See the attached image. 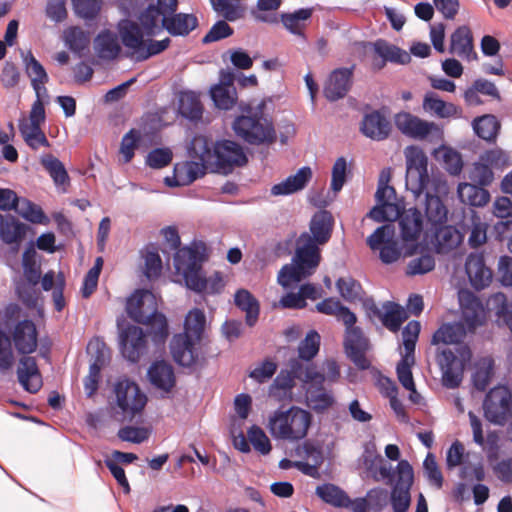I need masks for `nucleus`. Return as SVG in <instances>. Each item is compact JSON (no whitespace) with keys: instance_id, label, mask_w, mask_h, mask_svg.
<instances>
[{"instance_id":"393cba45","label":"nucleus","mask_w":512,"mask_h":512,"mask_svg":"<svg viewBox=\"0 0 512 512\" xmlns=\"http://www.w3.org/2000/svg\"><path fill=\"white\" fill-rule=\"evenodd\" d=\"M174 267L177 273L183 276L185 284H187L189 277L193 278L202 270L198 252L190 247L176 249Z\"/></svg>"},{"instance_id":"0e129e2a","label":"nucleus","mask_w":512,"mask_h":512,"mask_svg":"<svg viewBox=\"0 0 512 512\" xmlns=\"http://www.w3.org/2000/svg\"><path fill=\"white\" fill-rule=\"evenodd\" d=\"M437 240L442 249H451L458 245L459 236L456 230L444 224L443 226L428 229Z\"/></svg>"},{"instance_id":"ea45409f","label":"nucleus","mask_w":512,"mask_h":512,"mask_svg":"<svg viewBox=\"0 0 512 512\" xmlns=\"http://www.w3.org/2000/svg\"><path fill=\"white\" fill-rule=\"evenodd\" d=\"M316 309L320 313L335 316L343 324H355L357 321L356 315L334 298H327L319 302L316 305Z\"/></svg>"},{"instance_id":"09e8293b","label":"nucleus","mask_w":512,"mask_h":512,"mask_svg":"<svg viewBox=\"0 0 512 512\" xmlns=\"http://www.w3.org/2000/svg\"><path fill=\"white\" fill-rule=\"evenodd\" d=\"M41 164L57 187L65 186L69 183L68 173L58 158L52 154H44L41 156Z\"/></svg>"},{"instance_id":"3c124183","label":"nucleus","mask_w":512,"mask_h":512,"mask_svg":"<svg viewBox=\"0 0 512 512\" xmlns=\"http://www.w3.org/2000/svg\"><path fill=\"white\" fill-rule=\"evenodd\" d=\"M494 361L490 357L481 358L475 365L472 376L474 387L479 391H485L493 375Z\"/></svg>"},{"instance_id":"412c9836","label":"nucleus","mask_w":512,"mask_h":512,"mask_svg":"<svg viewBox=\"0 0 512 512\" xmlns=\"http://www.w3.org/2000/svg\"><path fill=\"white\" fill-rule=\"evenodd\" d=\"M209 165L195 159L177 163L174 166V181L171 182L170 178L167 177L166 183L169 186H181L188 185L203 177L206 174V170Z\"/></svg>"},{"instance_id":"0eeeda50","label":"nucleus","mask_w":512,"mask_h":512,"mask_svg":"<svg viewBox=\"0 0 512 512\" xmlns=\"http://www.w3.org/2000/svg\"><path fill=\"white\" fill-rule=\"evenodd\" d=\"M395 125L402 134L415 140L439 143L443 139V131L436 123L423 120L409 112L396 114Z\"/></svg>"},{"instance_id":"c9c22d12","label":"nucleus","mask_w":512,"mask_h":512,"mask_svg":"<svg viewBox=\"0 0 512 512\" xmlns=\"http://www.w3.org/2000/svg\"><path fill=\"white\" fill-rule=\"evenodd\" d=\"M476 183H460L457 188V194L460 201L474 207H482L490 200L487 190Z\"/></svg>"},{"instance_id":"13d9d810","label":"nucleus","mask_w":512,"mask_h":512,"mask_svg":"<svg viewBox=\"0 0 512 512\" xmlns=\"http://www.w3.org/2000/svg\"><path fill=\"white\" fill-rule=\"evenodd\" d=\"M336 287L342 298L348 302L360 301L364 294L361 284L350 276L339 278Z\"/></svg>"},{"instance_id":"bb28decb","label":"nucleus","mask_w":512,"mask_h":512,"mask_svg":"<svg viewBox=\"0 0 512 512\" xmlns=\"http://www.w3.org/2000/svg\"><path fill=\"white\" fill-rule=\"evenodd\" d=\"M17 376L19 383L26 391L36 393L40 390L42 380L34 357L24 356L20 359Z\"/></svg>"},{"instance_id":"69168bd1","label":"nucleus","mask_w":512,"mask_h":512,"mask_svg":"<svg viewBox=\"0 0 512 512\" xmlns=\"http://www.w3.org/2000/svg\"><path fill=\"white\" fill-rule=\"evenodd\" d=\"M213 9L227 21H236L243 16L242 8L231 0H210Z\"/></svg>"},{"instance_id":"f3484780","label":"nucleus","mask_w":512,"mask_h":512,"mask_svg":"<svg viewBox=\"0 0 512 512\" xmlns=\"http://www.w3.org/2000/svg\"><path fill=\"white\" fill-rule=\"evenodd\" d=\"M353 67L333 70L324 86V96L329 101H337L346 96L352 85Z\"/></svg>"},{"instance_id":"423d86ee","label":"nucleus","mask_w":512,"mask_h":512,"mask_svg":"<svg viewBox=\"0 0 512 512\" xmlns=\"http://www.w3.org/2000/svg\"><path fill=\"white\" fill-rule=\"evenodd\" d=\"M456 352L443 349L438 356V364L442 372V384L448 389L457 388L462 382L465 365L471 359V351L467 345H460Z\"/></svg>"},{"instance_id":"79ce46f5","label":"nucleus","mask_w":512,"mask_h":512,"mask_svg":"<svg viewBox=\"0 0 512 512\" xmlns=\"http://www.w3.org/2000/svg\"><path fill=\"white\" fill-rule=\"evenodd\" d=\"M423 109L439 118H449L458 114V108L440 99L434 92H427L423 100Z\"/></svg>"},{"instance_id":"cd10ccee","label":"nucleus","mask_w":512,"mask_h":512,"mask_svg":"<svg viewBox=\"0 0 512 512\" xmlns=\"http://www.w3.org/2000/svg\"><path fill=\"white\" fill-rule=\"evenodd\" d=\"M12 337L15 348L20 354L33 353L37 348V331L30 320L19 322L14 328Z\"/></svg>"},{"instance_id":"4be33fe9","label":"nucleus","mask_w":512,"mask_h":512,"mask_svg":"<svg viewBox=\"0 0 512 512\" xmlns=\"http://www.w3.org/2000/svg\"><path fill=\"white\" fill-rule=\"evenodd\" d=\"M360 131L367 138L382 141L388 138L391 132L390 121L379 111H372L364 115Z\"/></svg>"},{"instance_id":"e433bc0d","label":"nucleus","mask_w":512,"mask_h":512,"mask_svg":"<svg viewBox=\"0 0 512 512\" xmlns=\"http://www.w3.org/2000/svg\"><path fill=\"white\" fill-rule=\"evenodd\" d=\"M178 111L181 116L197 123L202 119L203 106L199 96L192 91L181 92L179 95Z\"/></svg>"},{"instance_id":"7ed1b4c3","label":"nucleus","mask_w":512,"mask_h":512,"mask_svg":"<svg viewBox=\"0 0 512 512\" xmlns=\"http://www.w3.org/2000/svg\"><path fill=\"white\" fill-rule=\"evenodd\" d=\"M156 296L149 290H137L126 303V312L135 322L149 327L156 345L163 344L168 337V323L164 314L157 311Z\"/></svg>"},{"instance_id":"f257e3e1","label":"nucleus","mask_w":512,"mask_h":512,"mask_svg":"<svg viewBox=\"0 0 512 512\" xmlns=\"http://www.w3.org/2000/svg\"><path fill=\"white\" fill-rule=\"evenodd\" d=\"M406 188L418 199L425 194L424 211L427 230L446 224L448 209L442 198L449 193L447 181L441 177L428 176V158L418 147L409 146L405 149Z\"/></svg>"},{"instance_id":"2eb2a0df","label":"nucleus","mask_w":512,"mask_h":512,"mask_svg":"<svg viewBox=\"0 0 512 512\" xmlns=\"http://www.w3.org/2000/svg\"><path fill=\"white\" fill-rule=\"evenodd\" d=\"M122 355L131 362H137L146 352L147 341L142 328L129 325L119 336Z\"/></svg>"},{"instance_id":"f704fd0d","label":"nucleus","mask_w":512,"mask_h":512,"mask_svg":"<svg viewBox=\"0 0 512 512\" xmlns=\"http://www.w3.org/2000/svg\"><path fill=\"white\" fill-rule=\"evenodd\" d=\"M289 367L292 368L294 376L306 385V393L310 389H324L323 384L326 381V377L324 374L319 373L315 367L308 366L303 369L302 364L297 359L291 360Z\"/></svg>"},{"instance_id":"b1692460","label":"nucleus","mask_w":512,"mask_h":512,"mask_svg":"<svg viewBox=\"0 0 512 512\" xmlns=\"http://www.w3.org/2000/svg\"><path fill=\"white\" fill-rule=\"evenodd\" d=\"M312 179V170L304 166L297 170L293 175L288 176L283 181L274 184L271 189L273 196H288L303 190Z\"/></svg>"},{"instance_id":"de8ad7c7","label":"nucleus","mask_w":512,"mask_h":512,"mask_svg":"<svg viewBox=\"0 0 512 512\" xmlns=\"http://www.w3.org/2000/svg\"><path fill=\"white\" fill-rule=\"evenodd\" d=\"M26 234V226L14 217L2 219L0 222V237L6 244L19 243Z\"/></svg>"},{"instance_id":"864d4df0","label":"nucleus","mask_w":512,"mask_h":512,"mask_svg":"<svg viewBox=\"0 0 512 512\" xmlns=\"http://www.w3.org/2000/svg\"><path fill=\"white\" fill-rule=\"evenodd\" d=\"M211 97L219 109L229 110L237 101L236 88L234 85H216L211 89Z\"/></svg>"},{"instance_id":"603ef678","label":"nucleus","mask_w":512,"mask_h":512,"mask_svg":"<svg viewBox=\"0 0 512 512\" xmlns=\"http://www.w3.org/2000/svg\"><path fill=\"white\" fill-rule=\"evenodd\" d=\"M383 325L392 332H397L403 322L407 319L406 311L398 304L387 302L383 306Z\"/></svg>"},{"instance_id":"37998d69","label":"nucleus","mask_w":512,"mask_h":512,"mask_svg":"<svg viewBox=\"0 0 512 512\" xmlns=\"http://www.w3.org/2000/svg\"><path fill=\"white\" fill-rule=\"evenodd\" d=\"M364 465L375 481L392 483L394 476L397 477V469L394 471L392 465L386 463L381 456L365 457Z\"/></svg>"},{"instance_id":"052dcab7","label":"nucleus","mask_w":512,"mask_h":512,"mask_svg":"<svg viewBox=\"0 0 512 512\" xmlns=\"http://www.w3.org/2000/svg\"><path fill=\"white\" fill-rule=\"evenodd\" d=\"M414 364L413 355H403L400 362L397 364L396 372L401 385L408 391L416 394L415 383L411 371V366Z\"/></svg>"},{"instance_id":"4c0bfd02","label":"nucleus","mask_w":512,"mask_h":512,"mask_svg":"<svg viewBox=\"0 0 512 512\" xmlns=\"http://www.w3.org/2000/svg\"><path fill=\"white\" fill-rule=\"evenodd\" d=\"M467 334L462 322L445 323L433 335V344H460Z\"/></svg>"},{"instance_id":"6e6552de","label":"nucleus","mask_w":512,"mask_h":512,"mask_svg":"<svg viewBox=\"0 0 512 512\" xmlns=\"http://www.w3.org/2000/svg\"><path fill=\"white\" fill-rule=\"evenodd\" d=\"M413 468L407 460L397 464V479L389 493V501L393 512H408L411 505V487L413 484Z\"/></svg>"},{"instance_id":"7c9ffc66","label":"nucleus","mask_w":512,"mask_h":512,"mask_svg":"<svg viewBox=\"0 0 512 512\" xmlns=\"http://www.w3.org/2000/svg\"><path fill=\"white\" fill-rule=\"evenodd\" d=\"M399 227L404 241H415L424 226L422 216L416 208H409L403 213L399 212Z\"/></svg>"},{"instance_id":"ddd939ff","label":"nucleus","mask_w":512,"mask_h":512,"mask_svg":"<svg viewBox=\"0 0 512 512\" xmlns=\"http://www.w3.org/2000/svg\"><path fill=\"white\" fill-rule=\"evenodd\" d=\"M375 198L377 205L369 212V217L376 222L394 221L399 216L394 187L378 186Z\"/></svg>"},{"instance_id":"72a5a7b5","label":"nucleus","mask_w":512,"mask_h":512,"mask_svg":"<svg viewBox=\"0 0 512 512\" xmlns=\"http://www.w3.org/2000/svg\"><path fill=\"white\" fill-rule=\"evenodd\" d=\"M148 377L155 387L166 392L170 391L175 384L173 368L164 361L153 363L148 370Z\"/></svg>"},{"instance_id":"6ab92c4d","label":"nucleus","mask_w":512,"mask_h":512,"mask_svg":"<svg viewBox=\"0 0 512 512\" xmlns=\"http://www.w3.org/2000/svg\"><path fill=\"white\" fill-rule=\"evenodd\" d=\"M118 33L122 44L136 60L147 37L144 29L137 22L124 19L118 23Z\"/></svg>"},{"instance_id":"a211bd4d","label":"nucleus","mask_w":512,"mask_h":512,"mask_svg":"<svg viewBox=\"0 0 512 512\" xmlns=\"http://www.w3.org/2000/svg\"><path fill=\"white\" fill-rule=\"evenodd\" d=\"M459 304L462 311V318L473 331L481 325L485 319V312L481 301L470 291L461 290L458 294Z\"/></svg>"},{"instance_id":"c85d7f7f","label":"nucleus","mask_w":512,"mask_h":512,"mask_svg":"<svg viewBox=\"0 0 512 512\" xmlns=\"http://www.w3.org/2000/svg\"><path fill=\"white\" fill-rule=\"evenodd\" d=\"M162 21L164 30L172 36H187L198 25L196 16L187 13L167 14Z\"/></svg>"},{"instance_id":"20e7f679","label":"nucleus","mask_w":512,"mask_h":512,"mask_svg":"<svg viewBox=\"0 0 512 512\" xmlns=\"http://www.w3.org/2000/svg\"><path fill=\"white\" fill-rule=\"evenodd\" d=\"M264 104L248 107L244 114L235 118L232 128L243 141L252 145L272 143L276 132L271 119L263 113Z\"/></svg>"},{"instance_id":"c756f323","label":"nucleus","mask_w":512,"mask_h":512,"mask_svg":"<svg viewBox=\"0 0 512 512\" xmlns=\"http://www.w3.org/2000/svg\"><path fill=\"white\" fill-rule=\"evenodd\" d=\"M313 11V8H300L293 12L282 13L281 22L287 31L306 41L305 29L307 22L312 17Z\"/></svg>"},{"instance_id":"a18cd8bd","label":"nucleus","mask_w":512,"mask_h":512,"mask_svg":"<svg viewBox=\"0 0 512 512\" xmlns=\"http://www.w3.org/2000/svg\"><path fill=\"white\" fill-rule=\"evenodd\" d=\"M46 120L45 110L39 106L31 108L29 117H21L18 121V127L23 139L35 134L42 130L41 124Z\"/></svg>"},{"instance_id":"58836bf2","label":"nucleus","mask_w":512,"mask_h":512,"mask_svg":"<svg viewBox=\"0 0 512 512\" xmlns=\"http://www.w3.org/2000/svg\"><path fill=\"white\" fill-rule=\"evenodd\" d=\"M186 286L198 293L217 294L220 293L224 287L223 279L219 273L206 278L202 275V270L199 271L193 278H188Z\"/></svg>"},{"instance_id":"4468645a","label":"nucleus","mask_w":512,"mask_h":512,"mask_svg":"<svg viewBox=\"0 0 512 512\" xmlns=\"http://www.w3.org/2000/svg\"><path fill=\"white\" fill-rule=\"evenodd\" d=\"M214 153V166L225 172L235 166H243L247 163V156L242 147L231 140L215 142Z\"/></svg>"},{"instance_id":"c03bdc74","label":"nucleus","mask_w":512,"mask_h":512,"mask_svg":"<svg viewBox=\"0 0 512 512\" xmlns=\"http://www.w3.org/2000/svg\"><path fill=\"white\" fill-rule=\"evenodd\" d=\"M235 304L246 313V323L254 326L259 316V303L247 290L240 289L235 294Z\"/></svg>"},{"instance_id":"5fc2aeb1","label":"nucleus","mask_w":512,"mask_h":512,"mask_svg":"<svg viewBox=\"0 0 512 512\" xmlns=\"http://www.w3.org/2000/svg\"><path fill=\"white\" fill-rule=\"evenodd\" d=\"M63 39L65 45L75 53L85 50L90 43L89 35L78 26L65 29Z\"/></svg>"},{"instance_id":"8fccbe9b","label":"nucleus","mask_w":512,"mask_h":512,"mask_svg":"<svg viewBox=\"0 0 512 512\" xmlns=\"http://www.w3.org/2000/svg\"><path fill=\"white\" fill-rule=\"evenodd\" d=\"M316 494L324 502L334 506L344 508L348 505L347 493L333 484H323L316 488Z\"/></svg>"},{"instance_id":"338daca9","label":"nucleus","mask_w":512,"mask_h":512,"mask_svg":"<svg viewBox=\"0 0 512 512\" xmlns=\"http://www.w3.org/2000/svg\"><path fill=\"white\" fill-rule=\"evenodd\" d=\"M306 396L313 410L317 412H322L334 404L332 393L325 389H310Z\"/></svg>"},{"instance_id":"aec40b11","label":"nucleus","mask_w":512,"mask_h":512,"mask_svg":"<svg viewBox=\"0 0 512 512\" xmlns=\"http://www.w3.org/2000/svg\"><path fill=\"white\" fill-rule=\"evenodd\" d=\"M168 7L163 5L149 4L138 16L139 25L144 29L147 37L159 35L164 30L162 18L167 14H173Z\"/></svg>"},{"instance_id":"9b49d317","label":"nucleus","mask_w":512,"mask_h":512,"mask_svg":"<svg viewBox=\"0 0 512 512\" xmlns=\"http://www.w3.org/2000/svg\"><path fill=\"white\" fill-rule=\"evenodd\" d=\"M367 243L372 250H379V257L385 264L396 262L401 255L392 225L378 227L367 238Z\"/></svg>"},{"instance_id":"49530a36","label":"nucleus","mask_w":512,"mask_h":512,"mask_svg":"<svg viewBox=\"0 0 512 512\" xmlns=\"http://www.w3.org/2000/svg\"><path fill=\"white\" fill-rule=\"evenodd\" d=\"M14 210L25 220L33 224H48L49 218L42 208L27 198H19Z\"/></svg>"},{"instance_id":"1a4fd4ad","label":"nucleus","mask_w":512,"mask_h":512,"mask_svg":"<svg viewBox=\"0 0 512 512\" xmlns=\"http://www.w3.org/2000/svg\"><path fill=\"white\" fill-rule=\"evenodd\" d=\"M116 403L121 410L124 419L132 420L144 409L147 397L142 393L138 385L128 379L119 380L114 389Z\"/></svg>"},{"instance_id":"bf43d9fd","label":"nucleus","mask_w":512,"mask_h":512,"mask_svg":"<svg viewBox=\"0 0 512 512\" xmlns=\"http://www.w3.org/2000/svg\"><path fill=\"white\" fill-rule=\"evenodd\" d=\"M206 323V317L202 310H191L185 319L184 334L191 336L194 339L201 340Z\"/></svg>"},{"instance_id":"a19ab883","label":"nucleus","mask_w":512,"mask_h":512,"mask_svg":"<svg viewBox=\"0 0 512 512\" xmlns=\"http://www.w3.org/2000/svg\"><path fill=\"white\" fill-rule=\"evenodd\" d=\"M373 49L380 58L387 62L407 64L411 60V56L407 51L383 39H378L374 42Z\"/></svg>"},{"instance_id":"4d7b16f0","label":"nucleus","mask_w":512,"mask_h":512,"mask_svg":"<svg viewBox=\"0 0 512 512\" xmlns=\"http://www.w3.org/2000/svg\"><path fill=\"white\" fill-rule=\"evenodd\" d=\"M25 72L30 78L31 84L49 81L48 74L43 65L34 57L31 51L21 52Z\"/></svg>"},{"instance_id":"dca6fc26","label":"nucleus","mask_w":512,"mask_h":512,"mask_svg":"<svg viewBox=\"0 0 512 512\" xmlns=\"http://www.w3.org/2000/svg\"><path fill=\"white\" fill-rule=\"evenodd\" d=\"M199 342V340L194 339L187 334H176L170 343V350L174 361L183 367L193 366L198 359V353L195 346Z\"/></svg>"},{"instance_id":"a878e982","label":"nucleus","mask_w":512,"mask_h":512,"mask_svg":"<svg viewBox=\"0 0 512 512\" xmlns=\"http://www.w3.org/2000/svg\"><path fill=\"white\" fill-rule=\"evenodd\" d=\"M465 269L471 285L475 289L480 290L490 284L492 272L486 267L482 255L471 253L466 259Z\"/></svg>"},{"instance_id":"2f4dec72","label":"nucleus","mask_w":512,"mask_h":512,"mask_svg":"<svg viewBox=\"0 0 512 512\" xmlns=\"http://www.w3.org/2000/svg\"><path fill=\"white\" fill-rule=\"evenodd\" d=\"M94 50L100 59H116L121 52L117 34L107 29L101 31L94 39Z\"/></svg>"},{"instance_id":"f03ea898","label":"nucleus","mask_w":512,"mask_h":512,"mask_svg":"<svg viewBox=\"0 0 512 512\" xmlns=\"http://www.w3.org/2000/svg\"><path fill=\"white\" fill-rule=\"evenodd\" d=\"M332 215L319 211L311 219L310 233L304 232L297 239V247L290 264L284 265L278 273V283L285 289L310 277L321 261L319 245L331 237Z\"/></svg>"},{"instance_id":"473e14b6","label":"nucleus","mask_w":512,"mask_h":512,"mask_svg":"<svg viewBox=\"0 0 512 512\" xmlns=\"http://www.w3.org/2000/svg\"><path fill=\"white\" fill-rule=\"evenodd\" d=\"M215 142L211 138L204 135H196L192 138L187 153L191 159L199 160L207 165H214Z\"/></svg>"},{"instance_id":"680f3d73","label":"nucleus","mask_w":512,"mask_h":512,"mask_svg":"<svg viewBox=\"0 0 512 512\" xmlns=\"http://www.w3.org/2000/svg\"><path fill=\"white\" fill-rule=\"evenodd\" d=\"M145 262V275L149 278H157L162 272V260L157 247L148 245L143 251Z\"/></svg>"},{"instance_id":"774afa93","label":"nucleus","mask_w":512,"mask_h":512,"mask_svg":"<svg viewBox=\"0 0 512 512\" xmlns=\"http://www.w3.org/2000/svg\"><path fill=\"white\" fill-rule=\"evenodd\" d=\"M319 345V334L313 330L308 332L305 339L298 346L299 357L306 361L313 359L319 351Z\"/></svg>"},{"instance_id":"9d476101","label":"nucleus","mask_w":512,"mask_h":512,"mask_svg":"<svg viewBox=\"0 0 512 512\" xmlns=\"http://www.w3.org/2000/svg\"><path fill=\"white\" fill-rule=\"evenodd\" d=\"M512 395L503 386L491 389L486 395L483 403L486 419L497 425H504L511 413Z\"/></svg>"},{"instance_id":"e2e57ef3","label":"nucleus","mask_w":512,"mask_h":512,"mask_svg":"<svg viewBox=\"0 0 512 512\" xmlns=\"http://www.w3.org/2000/svg\"><path fill=\"white\" fill-rule=\"evenodd\" d=\"M470 224L468 243L471 247L477 248L486 242L487 224L474 211L470 215Z\"/></svg>"},{"instance_id":"6e6d98bb","label":"nucleus","mask_w":512,"mask_h":512,"mask_svg":"<svg viewBox=\"0 0 512 512\" xmlns=\"http://www.w3.org/2000/svg\"><path fill=\"white\" fill-rule=\"evenodd\" d=\"M499 128V122L493 115H484L473 121L474 132L478 137L486 141L494 140Z\"/></svg>"},{"instance_id":"f8f14e48","label":"nucleus","mask_w":512,"mask_h":512,"mask_svg":"<svg viewBox=\"0 0 512 512\" xmlns=\"http://www.w3.org/2000/svg\"><path fill=\"white\" fill-rule=\"evenodd\" d=\"M345 339L344 347L349 359L362 370L368 369L369 360L366 358V351L369 348L368 339L364 336L362 330L355 324H344Z\"/></svg>"},{"instance_id":"39448f33","label":"nucleus","mask_w":512,"mask_h":512,"mask_svg":"<svg viewBox=\"0 0 512 512\" xmlns=\"http://www.w3.org/2000/svg\"><path fill=\"white\" fill-rule=\"evenodd\" d=\"M311 423L310 412L292 406L276 410L269 418L268 429L275 439L296 442L306 437Z\"/></svg>"},{"instance_id":"5701e85b","label":"nucleus","mask_w":512,"mask_h":512,"mask_svg":"<svg viewBox=\"0 0 512 512\" xmlns=\"http://www.w3.org/2000/svg\"><path fill=\"white\" fill-rule=\"evenodd\" d=\"M449 52L468 61L477 59L472 32L468 26H460L451 34Z\"/></svg>"}]
</instances>
